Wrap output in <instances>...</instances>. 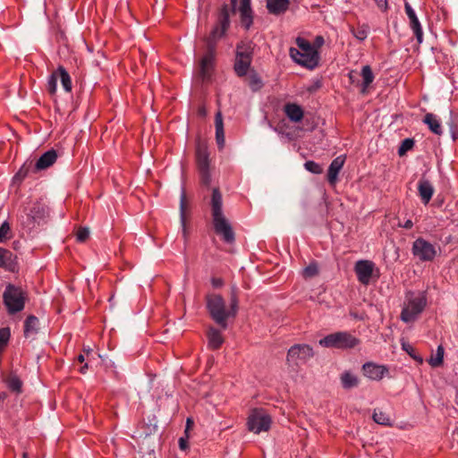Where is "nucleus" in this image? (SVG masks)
I'll use <instances>...</instances> for the list:
<instances>
[{
  "label": "nucleus",
  "instance_id": "nucleus-1",
  "mask_svg": "<svg viewBox=\"0 0 458 458\" xmlns=\"http://www.w3.org/2000/svg\"><path fill=\"white\" fill-rule=\"evenodd\" d=\"M211 216L216 233L227 243L235 240L233 227L223 212V197L218 188H214L210 200Z\"/></svg>",
  "mask_w": 458,
  "mask_h": 458
},
{
  "label": "nucleus",
  "instance_id": "nucleus-2",
  "mask_svg": "<svg viewBox=\"0 0 458 458\" xmlns=\"http://www.w3.org/2000/svg\"><path fill=\"white\" fill-rule=\"evenodd\" d=\"M297 48L290 47L289 55L293 61L309 70H314L319 63V52L317 47L304 38L297 37L295 39Z\"/></svg>",
  "mask_w": 458,
  "mask_h": 458
},
{
  "label": "nucleus",
  "instance_id": "nucleus-3",
  "mask_svg": "<svg viewBox=\"0 0 458 458\" xmlns=\"http://www.w3.org/2000/svg\"><path fill=\"white\" fill-rule=\"evenodd\" d=\"M428 305L426 292L408 291L402 306L400 319L406 323L415 322Z\"/></svg>",
  "mask_w": 458,
  "mask_h": 458
},
{
  "label": "nucleus",
  "instance_id": "nucleus-4",
  "mask_svg": "<svg viewBox=\"0 0 458 458\" xmlns=\"http://www.w3.org/2000/svg\"><path fill=\"white\" fill-rule=\"evenodd\" d=\"M27 292L21 286L8 284L3 293V302L9 314H16L24 310Z\"/></svg>",
  "mask_w": 458,
  "mask_h": 458
},
{
  "label": "nucleus",
  "instance_id": "nucleus-5",
  "mask_svg": "<svg viewBox=\"0 0 458 458\" xmlns=\"http://www.w3.org/2000/svg\"><path fill=\"white\" fill-rule=\"evenodd\" d=\"M236 302L232 305V312L226 310L224 299L220 295L211 294L207 298V307L211 315V318L216 324L221 326L224 329L226 328V320L230 316L234 317L236 314Z\"/></svg>",
  "mask_w": 458,
  "mask_h": 458
},
{
  "label": "nucleus",
  "instance_id": "nucleus-6",
  "mask_svg": "<svg viewBox=\"0 0 458 458\" xmlns=\"http://www.w3.org/2000/svg\"><path fill=\"white\" fill-rule=\"evenodd\" d=\"M360 344V340L349 332H336L319 340V344L326 348L351 349Z\"/></svg>",
  "mask_w": 458,
  "mask_h": 458
},
{
  "label": "nucleus",
  "instance_id": "nucleus-7",
  "mask_svg": "<svg viewBox=\"0 0 458 458\" xmlns=\"http://www.w3.org/2000/svg\"><path fill=\"white\" fill-rule=\"evenodd\" d=\"M48 217V205L44 199H40L34 201L29 208L24 223L30 229H33L36 226L47 223Z\"/></svg>",
  "mask_w": 458,
  "mask_h": 458
},
{
  "label": "nucleus",
  "instance_id": "nucleus-8",
  "mask_svg": "<svg viewBox=\"0 0 458 458\" xmlns=\"http://www.w3.org/2000/svg\"><path fill=\"white\" fill-rule=\"evenodd\" d=\"M230 26V9L227 4H224L219 12L217 22L206 38L207 47L213 45L216 49L217 41L222 38Z\"/></svg>",
  "mask_w": 458,
  "mask_h": 458
},
{
  "label": "nucleus",
  "instance_id": "nucleus-9",
  "mask_svg": "<svg viewBox=\"0 0 458 458\" xmlns=\"http://www.w3.org/2000/svg\"><path fill=\"white\" fill-rule=\"evenodd\" d=\"M358 281L363 285H369L380 277V270L370 259H359L354 267Z\"/></svg>",
  "mask_w": 458,
  "mask_h": 458
},
{
  "label": "nucleus",
  "instance_id": "nucleus-10",
  "mask_svg": "<svg viewBox=\"0 0 458 458\" xmlns=\"http://www.w3.org/2000/svg\"><path fill=\"white\" fill-rule=\"evenodd\" d=\"M314 356L313 348L305 344L293 345L287 352L286 363L288 366L295 368L305 364Z\"/></svg>",
  "mask_w": 458,
  "mask_h": 458
},
{
  "label": "nucleus",
  "instance_id": "nucleus-11",
  "mask_svg": "<svg viewBox=\"0 0 458 458\" xmlns=\"http://www.w3.org/2000/svg\"><path fill=\"white\" fill-rule=\"evenodd\" d=\"M271 422V417L264 410L253 409L248 416L247 428L250 432L259 434L268 431Z\"/></svg>",
  "mask_w": 458,
  "mask_h": 458
},
{
  "label": "nucleus",
  "instance_id": "nucleus-12",
  "mask_svg": "<svg viewBox=\"0 0 458 458\" xmlns=\"http://www.w3.org/2000/svg\"><path fill=\"white\" fill-rule=\"evenodd\" d=\"M196 163L200 174L201 182L208 186L211 182L209 153L208 147L204 144H198L196 148Z\"/></svg>",
  "mask_w": 458,
  "mask_h": 458
},
{
  "label": "nucleus",
  "instance_id": "nucleus-13",
  "mask_svg": "<svg viewBox=\"0 0 458 458\" xmlns=\"http://www.w3.org/2000/svg\"><path fill=\"white\" fill-rule=\"evenodd\" d=\"M232 13L238 12L242 25L249 30L253 23V12L250 6V0H231Z\"/></svg>",
  "mask_w": 458,
  "mask_h": 458
},
{
  "label": "nucleus",
  "instance_id": "nucleus-14",
  "mask_svg": "<svg viewBox=\"0 0 458 458\" xmlns=\"http://www.w3.org/2000/svg\"><path fill=\"white\" fill-rule=\"evenodd\" d=\"M216 51L213 45L207 47L206 52L199 62V75L203 81L211 77L215 67Z\"/></svg>",
  "mask_w": 458,
  "mask_h": 458
},
{
  "label": "nucleus",
  "instance_id": "nucleus-15",
  "mask_svg": "<svg viewBox=\"0 0 458 458\" xmlns=\"http://www.w3.org/2000/svg\"><path fill=\"white\" fill-rule=\"evenodd\" d=\"M363 375L374 381H380L388 375V368L386 365L377 364L372 361L365 362L362 365Z\"/></svg>",
  "mask_w": 458,
  "mask_h": 458
},
{
  "label": "nucleus",
  "instance_id": "nucleus-16",
  "mask_svg": "<svg viewBox=\"0 0 458 458\" xmlns=\"http://www.w3.org/2000/svg\"><path fill=\"white\" fill-rule=\"evenodd\" d=\"M412 253L417 258H434L437 250L432 243L423 238H418L412 244Z\"/></svg>",
  "mask_w": 458,
  "mask_h": 458
},
{
  "label": "nucleus",
  "instance_id": "nucleus-17",
  "mask_svg": "<svg viewBox=\"0 0 458 458\" xmlns=\"http://www.w3.org/2000/svg\"><path fill=\"white\" fill-rule=\"evenodd\" d=\"M404 10L409 19L410 28L412 30L418 44H421L423 42V30L415 11L408 2L404 3Z\"/></svg>",
  "mask_w": 458,
  "mask_h": 458
},
{
  "label": "nucleus",
  "instance_id": "nucleus-18",
  "mask_svg": "<svg viewBox=\"0 0 458 458\" xmlns=\"http://www.w3.org/2000/svg\"><path fill=\"white\" fill-rule=\"evenodd\" d=\"M39 331V320L34 315H29L24 320L23 335L25 338L35 339Z\"/></svg>",
  "mask_w": 458,
  "mask_h": 458
},
{
  "label": "nucleus",
  "instance_id": "nucleus-19",
  "mask_svg": "<svg viewBox=\"0 0 458 458\" xmlns=\"http://www.w3.org/2000/svg\"><path fill=\"white\" fill-rule=\"evenodd\" d=\"M418 191L422 203L427 205L434 194V187L428 180L421 178L418 182Z\"/></svg>",
  "mask_w": 458,
  "mask_h": 458
},
{
  "label": "nucleus",
  "instance_id": "nucleus-20",
  "mask_svg": "<svg viewBox=\"0 0 458 458\" xmlns=\"http://www.w3.org/2000/svg\"><path fill=\"white\" fill-rule=\"evenodd\" d=\"M345 162L344 156H339L335 157L330 164L327 171V180L329 183L335 184L339 172L342 170Z\"/></svg>",
  "mask_w": 458,
  "mask_h": 458
},
{
  "label": "nucleus",
  "instance_id": "nucleus-21",
  "mask_svg": "<svg viewBox=\"0 0 458 458\" xmlns=\"http://www.w3.org/2000/svg\"><path fill=\"white\" fill-rule=\"evenodd\" d=\"M285 115L291 122L299 123L302 120L304 112L301 106L295 103H287L284 106Z\"/></svg>",
  "mask_w": 458,
  "mask_h": 458
},
{
  "label": "nucleus",
  "instance_id": "nucleus-22",
  "mask_svg": "<svg viewBox=\"0 0 458 458\" xmlns=\"http://www.w3.org/2000/svg\"><path fill=\"white\" fill-rule=\"evenodd\" d=\"M57 158L55 150L51 149L45 152L36 162L35 170H44L55 164Z\"/></svg>",
  "mask_w": 458,
  "mask_h": 458
},
{
  "label": "nucleus",
  "instance_id": "nucleus-23",
  "mask_svg": "<svg viewBox=\"0 0 458 458\" xmlns=\"http://www.w3.org/2000/svg\"><path fill=\"white\" fill-rule=\"evenodd\" d=\"M290 0H267V9L274 15L284 14L289 8Z\"/></svg>",
  "mask_w": 458,
  "mask_h": 458
},
{
  "label": "nucleus",
  "instance_id": "nucleus-24",
  "mask_svg": "<svg viewBox=\"0 0 458 458\" xmlns=\"http://www.w3.org/2000/svg\"><path fill=\"white\" fill-rule=\"evenodd\" d=\"M251 62H252V59L235 55L233 70H234L236 75L239 77L245 76L249 72Z\"/></svg>",
  "mask_w": 458,
  "mask_h": 458
},
{
  "label": "nucleus",
  "instance_id": "nucleus-25",
  "mask_svg": "<svg viewBox=\"0 0 458 458\" xmlns=\"http://www.w3.org/2000/svg\"><path fill=\"white\" fill-rule=\"evenodd\" d=\"M216 126V140L218 148L222 149L225 146V131L224 123L221 112H217L215 117Z\"/></svg>",
  "mask_w": 458,
  "mask_h": 458
},
{
  "label": "nucleus",
  "instance_id": "nucleus-26",
  "mask_svg": "<svg viewBox=\"0 0 458 458\" xmlns=\"http://www.w3.org/2000/svg\"><path fill=\"white\" fill-rule=\"evenodd\" d=\"M208 348L212 349V350L219 349L222 346V344H224V337H223L222 333L214 327H211L208 330Z\"/></svg>",
  "mask_w": 458,
  "mask_h": 458
},
{
  "label": "nucleus",
  "instance_id": "nucleus-27",
  "mask_svg": "<svg viewBox=\"0 0 458 458\" xmlns=\"http://www.w3.org/2000/svg\"><path fill=\"white\" fill-rule=\"evenodd\" d=\"M254 47V43L250 40L241 41L236 46L235 55L252 59Z\"/></svg>",
  "mask_w": 458,
  "mask_h": 458
},
{
  "label": "nucleus",
  "instance_id": "nucleus-28",
  "mask_svg": "<svg viewBox=\"0 0 458 458\" xmlns=\"http://www.w3.org/2000/svg\"><path fill=\"white\" fill-rule=\"evenodd\" d=\"M423 122L428 125V129L437 135L443 133V129L439 119L437 115L431 113H428L423 119Z\"/></svg>",
  "mask_w": 458,
  "mask_h": 458
},
{
  "label": "nucleus",
  "instance_id": "nucleus-29",
  "mask_svg": "<svg viewBox=\"0 0 458 458\" xmlns=\"http://www.w3.org/2000/svg\"><path fill=\"white\" fill-rule=\"evenodd\" d=\"M360 76L362 78L360 92L365 94L368 90V88L375 79L371 67L369 65H364L361 69Z\"/></svg>",
  "mask_w": 458,
  "mask_h": 458
},
{
  "label": "nucleus",
  "instance_id": "nucleus-30",
  "mask_svg": "<svg viewBox=\"0 0 458 458\" xmlns=\"http://www.w3.org/2000/svg\"><path fill=\"white\" fill-rule=\"evenodd\" d=\"M55 72L57 76V80L58 79L60 80L64 89L66 92H71L72 89V79H71L70 74L64 69V67L60 65Z\"/></svg>",
  "mask_w": 458,
  "mask_h": 458
},
{
  "label": "nucleus",
  "instance_id": "nucleus-31",
  "mask_svg": "<svg viewBox=\"0 0 458 458\" xmlns=\"http://www.w3.org/2000/svg\"><path fill=\"white\" fill-rule=\"evenodd\" d=\"M341 385L344 389H351L358 386L359 378L351 371H344L340 376Z\"/></svg>",
  "mask_w": 458,
  "mask_h": 458
},
{
  "label": "nucleus",
  "instance_id": "nucleus-32",
  "mask_svg": "<svg viewBox=\"0 0 458 458\" xmlns=\"http://www.w3.org/2000/svg\"><path fill=\"white\" fill-rule=\"evenodd\" d=\"M350 31L359 41H364L369 33V26L367 23L358 24L356 27H351Z\"/></svg>",
  "mask_w": 458,
  "mask_h": 458
},
{
  "label": "nucleus",
  "instance_id": "nucleus-33",
  "mask_svg": "<svg viewBox=\"0 0 458 458\" xmlns=\"http://www.w3.org/2000/svg\"><path fill=\"white\" fill-rule=\"evenodd\" d=\"M445 349L442 345H438L435 354L428 359V364L433 368L440 367L444 361Z\"/></svg>",
  "mask_w": 458,
  "mask_h": 458
},
{
  "label": "nucleus",
  "instance_id": "nucleus-34",
  "mask_svg": "<svg viewBox=\"0 0 458 458\" xmlns=\"http://www.w3.org/2000/svg\"><path fill=\"white\" fill-rule=\"evenodd\" d=\"M180 217H181L182 234H183V237L186 239L188 233H187V226H186L187 216L185 214V194H184V192H182V194L181 196Z\"/></svg>",
  "mask_w": 458,
  "mask_h": 458
},
{
  "label": "nucleus",
  "instance_id": "nucleus-35",
  "mask_svg": "<svg viewBox=\"0 0 458 458\" xmlns=\"http://www.w3.org/2000/svg\"><path fill=\"white\" fill-rule=\"evenodd\" d=\"M373 420L376 423L388 426L391 425V419L386 412L380 411V410H374L373 412Z\"/></svg>",
  "mask_w": 458,
  "mask_h": 458
},
{
  "label": "nucleus",
  "instance_id": "nucleus-36",
  "mask_svg": "<svg viewBox=\"0 0 458 458\" xmlns=\"http://www.w3.org/2000/svg\"><path fill=\"white\" fill-rule=\"evenodd\" d=\"M13 237L11 226L4 221L0 226V242H5Z\"/></svg>",
  "mask_w": 458,
  "mask_h": 458
},
{
  "label": "nucleus",
  "instance_id": "nucleus-37",
  "mask_svg": "<svg viewBox=\"0 0 458 458\" xmlns=\"http://www.w3.org/2000/svg\"><path fill=\"white\" fill-rule=\"evenodd\" d=\"M11 337V330L9 327L0 328V353L4 350Z\"/></svg>",
  "mask_w": 458,
  "mask_h": 458
},
{
  "label": "nucleus",
  "instance_id": "nucleus-38",
  "mask_svg": "<svg viewBox=\"0 0 458 458\" xmlns=\"http://www.w3.org/2000/svg\"><path fill=\"white\" fill-rule=\"evenodd\" d=\"M249 86L252 91H258L262 88V86H263L262 80L256 72H252L250 75Z\"/></svg>",
  "mask_w": 458,
  "mask_h": 458
},
{
  "label": "nucleus",
  "instance_id": "nucleus-39",
  "mask_svg": "<svg viewBox=\"0 0 458 458\" xmlns=\"http://www.w3.org/2000/svg\"><path fill=\"white\" fill-rule=\"evenodd\" d=\"M402 349L406 352L414 360L420 364L423 362V359L416 353L415 349L409 343L403 342Z\"/></svg>",
  "mask_w": 458,
  "mask_h": 458
},
{
  "label": "nucleus",
  "instance_id": "nucleus-40",
  "mask_svg": "<svg viewBox=\"0 0 458 458\" xmlns=\"http://www.w3.org/2000/svg\"><path fill=\"white\" fill-rule=\"evenodd\" d=\"M318 274V266L316 262L310 263L302 270V276L304 278H312Z\"/></svg>",
  "mask_w": 458,
  "mask_h": 458
},
{
  "label": "nucleus",
  "instance_id": "nucleus-41",
  "mask_svg": "<svg viewBox=\"0 0 458 458\" xmlns=\"http://www.w3.org/2000/svg\"><path fill=\"white\" fill-rule=\"evenodd\" d=\"M7 386L13 392L20 393L21 390L22 383L18 377H11L6 381Z\"/></svg>",
  "mask_w": 458,
  "mask_h": 458
},
{
  "label": "nucleus",
  "instance_id": "nucleus-42",
  "mask_svg": "<svg viewBox=\"0 0 458 458\" xmlns=\"http://www.w3.org/2000/svg\"><path fill=\"white\" fill-rule=\"evenodd\" d=\"M304 167L307 171L315 174H319L323 172L321 165L316 163L315 161L311 160L306 161L304 164Z\"/></svg>",
  "mask_w": 458,
  "mask_h": 458
},
{
  "label": "nucleus",
  "instance_id": "nucleus-43",
  "mask_svg": "<svg viewBox=\"0 0 458 458\" xmlns=\"http://www.w3.org/2000/svg\"><path fill=\"white\" fill-rule=\"evenodd\" d=\"M57 89V76L55 72H53L47 80V90L51 95H55Z\"/></svg>",
  "mask_w": 458,
  "mask_h": 458
},
{
  "label": "nucleus",
  "instance_id": "nucleus-44",
  "mask_svg": "<svg viewBox=\"0 0 458 458\" xmlns=\"http://www.w3.org/2000/svg\"><path fill=\"white\" fill-rule=\"evenodd\" d=\"M414 145L412 139H405L402 141L401 146L398 148L399 156L404 155L408 150L411 149Z\"/></svg>",
  "mask_w": 458,
  "mask_h": 458
},
{
  "label": "nucleus",
  "instance_id": "nucleus-45",
  "mask_svg": "<svg viewBox=\"0 0 458 458\" xmlns=\"http://www.w3.org/2000/svg\"><path fill=\"white\" fill-rule=\"evenodd\" d=\"M76 241L84 242L89 237V230L87 227H80L75 233Z\"/></svg>",
  "mask_w": 458,
  "mask_h": 458
},
{
  "label": "nucleus",
  "instance_id": "nucleus-46",
  "mask_svg": "<svg viewBox=\"0 0 458 458\" xmlns=\"http://www.w3.org/2000/svg\"><path fill=\"white\" fill-rule=\"evenodd\" d=\"M0 267L14 272L17 268L15 259H0Z\"/></svg>",
  "mask_w": 458,
  "mask_h": 458
},
{
  "label": "nucleus",
  "instance_id": "nucleus-47",
  "mask_svg": "<svg viewBox=\"0 0 458 458\" xmlns=\"http://www.w3.org/2000/svg\"><path fill=\"white\" fill-rule=\"evenodd\" d=\"M378 9L386 13L388 10V3L387 0H374Z\"/></svg>",
  "mask_w": 458,
  "mask_h": 458
},
{
  "label": "nucleus",
  "instance_id": "nucleus-48",
  "mask_svg": "<svg viewBox=\"0 0 458 458\" xmlns=\"http://www.w3.org/2000/svg\"><path fill=\"white\" fill-rule=\"evenodd\" d=\"M324 42V38L322 36H317L312 46L317 47V50H318L323 46Z\"/></svg>",
  "mask_w": 458,
  "mask_h": 458
},
{
  "label": "nucleus",
  "instance_id": "nucleus-49",
  "mask_svg": "<svg viewBox=\"0 0 458 458\" xmlns=\"http://www.w3.org/2000/svg\"><path fill=\"white\" fill-rule=\"evenodd\" d=\"M28 172H29V168L28 167H25L24 165L22 167H21V169L18 171V173L16 174V177H20L21 179H23L24 177L27 176L28 174Z\"/></svg>",
  "mask_w": 458,
  "mask_h": 458
},
{
  "label": "nucleus",
  "instance_id": "nucleus-50",
  "mask_svg": "<svg viewBox=\"0 0 458 458\" xmlns=\"http://www.w3.org/2000/svg\"><path fill=\"white\" fill-rule=\"evenodd\" d=\"M398 226L405 228V229H411L413 226V222L411 219H408L404 222V224H398Z\"/></svg>",
  "mask_w": 458,
  "mask_h": 458
},
{
  "label": "nucleus",
  "instance_id": "nucleus-51",
  "mask_svg": "<svg viewBox=\"0 0 458 458\" xmlns=\"http://www.w3.org/2000/svg\"><path fill=\"white\" fill-rule=\"evenodd\" d=\"M194 424V421L191 418H187L186 420V428H185V433L188 432V430H190L191 428V427L193 426Z\"/></svg>",
  "mask_w": 458,
  "mask_h": 458
},
{
  "label": "nucleus",
  "instance_id": "nucleus-52",
  "mask_svg": "<svg viewBox=\"0 0 458 458\" xmlns=\"http://www.w3.org/2000/svg\"><path fill=\"white\" fill-rule=\"evenodd\" d=\"M179 445H180L181 449H182V450L186 449V447H187V440L184 439L183 437H181L179 439Z\"/></svg>",
  "mask_w": 458,
  "mask_h": 458
},
{
  "label": "nucleus",
  "instance_id": "nucleus-53",
  "mask_svg": "<svg viewBox=\"0 0 458 458\" xmlns=\"http://www.w3.org/2000/svg\"><path fill=\"white\" fill-rule=\"evenodd\" d=\"M212 284H213V285H214L215 287H219V286H221V285H222V280H221V279H216V278H214V279L212 280Z\"/></svg>",
  "mask_w": 458,
  "mask_h": 458
},
{
  "label": "nucleus",
  "instance_id": "nucleus-54",
  "mask_svg": "<svg viewBox=\"0 0 458 458\" xmlns=\"http://www.w3.org/2000/svg\"><path fill=\"white\" fill-rule=\"evenodd\" d=\"M8 253V250L0 248V258H6V254Z\"/></svg>",
  "mask_w": 458,
  "mask_h": 458
},
{
  "label": "nucleus",
  "instance_id": "nucleus-55",
  "mask_svg": "<svg viewBox=\"0 0 458 458\" xmlns=\"http://www.w3.org/2000/svg\"><path fill=\"white\" fill-rule=\"evenodd\" d=\"M77 360L80 362V363H83L85 361V357L83 354H80L78 355L77 357Z\"/></svg>",
  "mask_w": 458,
  "mask_h": 458
},
{
  "label": "nucleus",
  "instance_id": "nucleus-56",
  "mask_svg": "<svg viewBox=\"0 0 458 458\" xmlns=\"http://www.w3.org/2000/svg\"><path fill=\"white\" fill-rule=\"evenodd\" d=\"M87 369H88V364H87V363H85V364H84V365L80 369V372H81V373H82V374H84V373L86 372Z\"/></svg>",
  "mask_w": 458,
  "mask_h": 458
},
{
  "label": "nucleus",
  "instance_id": "nucleus-57",
  "mask_svg": "<svg viewBox=\"0 0 458 458\" xmlns=\"http://www.w3.org/2000/svg\"><path fill=\"white\" fill-rule=\"evenodd\" d=\"M22 458H28V454L27 453H23Z\"/></svg>",
  "mask_w": 458,
  "mask_h": 458
}]
</instances>
